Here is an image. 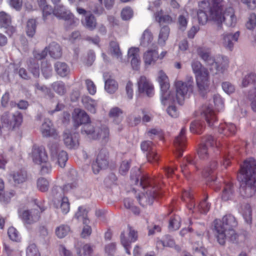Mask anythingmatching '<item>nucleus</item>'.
I'll return each mask as SVG.
<instances>
[{"label":"nucleus","instance_id":"obj_7","mask_svg":"<svg viewBox=\"0 0 256 256\" xmlns=\"http://www.w3.org/2000/svg\"><path fill=\"white\" fill-rule=\"evenodd\" d=\"M156 80L160 86V98L162 104L164 106L170 104V102L174 100V98L171 96L168 76L162 70H160L158 72Z\"/></svg>","mask_w":256,"mask_h":256},{"label":"nucleus","instance_id":"obj_40","mask_svg":"<svg viewBox=\"0 0 256 256\" xmlns=\"http://www.w3.org/2000/svg\"><path fill=\"white\" fill-rule=\"evenodd\" d=\"M82 132L88 136L89 138L94 140L93 136L96 134V130L93 124L86 123L82 126Z\"/></svg>","mask_w":256,"mask_h":256},{"label":"nucleus","instance_id":"obj_10","mask_svg":"<svg viewBox=\"0 0 256 256\" xmlns=\"http://www.w3.org/2000/svg\"><path fill=\"white\" fill-rule=\"evenodd\" d=\"M108 166V153L105 150H100L98 154L96 160L92 164V169L95 174L100 170L105 168Z\"/></svg>","mask_w":256,"mask_h":256},{"label":"nucleus","instance_id":"obj_60","mask_svg":"<svg viewBox=\"0 0 256 256\" xmlns=\"http://www.w3.org/2000/svg\"><path fill=\"white\" fill-rule=\"evenodd\" d=\"M13 196L12 192H5L4 190L0 192V202L4 204L8 203L10 202L11 197Z\"/></svg>","mask_w":256,"mask_h":256},{"label":"nucleus","instance_id":"obj_62","mask_svg":"<svg viewBox=\"0 0 256 256\" xmlns=\"http://www.w3.org/2000/svg\"><path fill=\"white\" fill-rule=\"evenodd\" d=\"M52 67L50 64H43L42 67V71L46 78H48L52 74Z\"/></svg>","mask_w":256,"mask_h":256},{"label":"nucleus","instance_id":"obj_49","mask_svg":"<svg viewBox=\"0 0 256 256\" xmlns=\"http://www.w3.org/2000/svg\"><path fill=\"white\" fill-rule=\"evenodd\" d=\"M52 87L59 95H63L66 92V89L64 84L62 82H56L52 84Z\"/></svg>","mask_w":256,"mask_h":256},{"label":"nucleus","instance_id":"obj_9","mask_svg":"<svg viewBox=\"0 0 256 256\" xmlns=\"http://www.w3.org/2000/svg\"><path fill=\"white\" fill-rule=\"evenodd\" d=\"M48 52L50 56L54 58H59L62 55L61 48L59 44L52 42L42 52H36L34 55V57L38 60L42 59L46 56Z\"/></svg>","mask_w":256,"mask_h":256},{"label":"nucleus","instance_id":"obj_63","mask_svg":"<svg viewBox=\"0 0 256 256\" xmlns=\"http://www.w3.org/2000/svg\"><path fill=\"white\" fill-rule=\"evenodd\" d=\"M210 208V204L206 201V200H204L200 204V205L198 206V209L200 212L205 214L208 212Z\"/></svg>","mask_w":256,"mask_h":256},{"label":"nucleus","instance_id":"obj_57","mask_svg":"<svg viewBox=\"0 0 256 256\" xmlns=\"http://www.w3.org/2000/svg\"><path fill=\"white\" fill-rule=\"evenodd\" d=\"M223 90L226 94H230L235 91L234 86L228 82H224L222 84Z\"/></svg>","mask_w":256,"mask_h":256},{"label":"nucleus","instance_id":"obj_20","mask_svg":"<svg viewBox=\"0 0 256 256\" xmlns=\"http://www.w3.org/2000/svg\"><path fill=\"white\" fill-rule=\"evenodd\" d=\"M63 140L66 146L69 148H76L78 146V134L66 130L64 132Z\"/></svg>","mask_w":256,"mask_h":256},{"label":"nucleus","instance_id":"obj_17","mask_svg":"<svg viewBox=\"0 0 256 256\" xmlns=\"http://www.w3.org/2000/svg\"><path fill=\"white\" fill-rule=\"evenodd\" d=\"M158 60V49L156 47L149 48L143 54V60L146 67L156 64Z\"/></svg>","mask_w":256,"mask_h":256},{"label":"nucleus","instance_id":"obj_43","mask_svg":"<svg viewBox=\"0 0 256 256\" xmlns=\"http://www.w3.org/2000/svg\"><path fill=\"white\" fill-rule=\"evenodd\" d=\"M70 232V228L66 225H61L56 229V234L60 238L66 236Z\"/></svg>","mask_w":256,"mask_h":256},{"label":"nucleus","instance_id":"obj_36","mask_svg":"<svg viewBox=\"0 0 256 256\" xmlns=\"http://www.w3.org/2000/svg\"><path fill=\"white\" fill-rule=\"evenodd\" d=\"M240 212L246 222H251L252 210L251 206L249 204H246L242 205L240 208Z\"/></svg>","mask_w":256,"mask_h":256},{"label":"nucleus","instance_id":"obj_35","mask_svg":"<svg viewBox=\"0 0 256 256\" xmlns=\"http://www.w3.org/2000/svg\"><path fill=\"white\" fill-rule=\"evenodd\" d=\"M169 34L170 29L168 26H164L160 29L158 40V42L160 45L162 46L165 45L168 38Z\"/></svg>","mask_w":256,"mask_h":256},{"label":"nucleus","instance_id":"obj_16","mask_svg":"<svg viewBox=\"0 0 256 256\" xmlns=\"http://www.w3.org/2000/svg\"><path fill=\"white\" fill-rule=\"evenodd\" d=\"M54 207L58 212L64 214H67L70 210V202L67 196H62L60 198L53 199Z\"/></svg>","mask_w":256,"mask_h":256},{"label":"nucleus","instance_id":"obj_15","mask_svg":"<svg viewBox=\"0 0 256 256\" xmlns=\"http://www.w3.org/2000/svg\"><path fill=\"white\" fill-rule=\"evenodd\" d=\"M239 36L240 32L238 31L234 33L225 32L222 35V44L226 49L231 50L234 44L238 41Z\"/></svg>","mask_w":256,"mask_h":256},{"label":"nucleus","instance_id":"obj_50","mask_svg":"<svg viewBox=\"0 0 256 256\" xmlns=\"http://www.w3.org/2000/svg\"><path fill=\"white\" fill-rule=\"evenodd\" d=\"M192 245L193 250L198 253H200L202 256H206L207 254L206 250L202 246V244L200 240L194 242L192 240Z\"/></svg>","mask_w":256,"mask_h":256},{"label":"nucleus","instance_id":"obj_5","mask_svg":"<svg viewBox=\"0 0 256 256\" xmlns=\"http://www.w3.org/2000/svg\"><path fill=\"white\" fill-rule=\"evenodd\" d=\"M198 54L202 60L209 66L210 70L215 74L222 73L228 66V58L224 56H218L212 57L208 48L200 47L198 49Z\"/></svg>","mask_w":256,"mask_h":256},{"label":"nucleus","instance_id":"obj_11","mask_svg":"<svg viewBox=\"0 0 256 256\" xmlns=\"http://www.w3.org/2000/svg\"><path fill=\"white\" fill-rule=\"evenodd\" d=\"M137 84L140 93L146 94L150 97L154 94V86L146 76H140L138 80Z\"/></svg>","mask_w":256,"mask_h":256},{"label":"nucleus","instance_id":"obj_31","mask_svg":"<svg viewBox=\"0 0 256 256\" xmlns=\"http://www.w3.org/2000/svg\"><path fill=\"white\" fill-rule=\"evenodd\" d=\"M123 112L121 108L118 107H113L111 108L108 112L109 116L112 118L114 122L118 124L122 120V114Z\"/></svg>","mask_w":256,"mask_h":256},{"label":"nucleus","instance_id":"obj_61","mask_svg":"<svg viewBox=\"0 0 256 256\" xmlns=\"http://www.w3.org/2000/svg\"><path fill=\"white\" fill-rule=\"evenodd\" d=\"M86 84L88 92L92 95L94 94L96 91V88L94 82L90 80H86Z\"/></svg>","mask_w":256,"mask_h":256},{"label":"nucleus","instance_id":"obj_1","mask_svg":"<svg viewBox=\"0 0 256 256\" xmlns=\"http://www.w3.org/2000/svg\"><path fill=\"white\" fill-rule=\"evenodd\" d=\"M238 178L240 180V193L244 198H250L256 191V161L250 158L241 166Z\"/></svg>","mask_w":256,"mask_h":256},{"label":"nucleus","instance_id":"obj_51","mask_svg":"<svg viewBox=\"0 0 256 256\" xmlns=\"http://www.w3.org/2000/svg\"><path fill=\"white\" fill-rule=\"evenodd\" d=\"M256 81V74H250L244 76L241 82L240 86L242 87H246L249 84L253 83Z\"/></svg>","mask_w":256,"mask_h":256},{"label":"nucleus","instance_id":"obj_41","mask_svg":"<svg viewBox=\"0 0 256 256\" xmlns=\"http://www.w3.org/2000/svg\"><path fill=\"white\" fill-rule=\"evenodd\" d=\"M15 184H20L24 182L26 179V174L24 171L14 172L10 174Z\"/></svg>","mask_w":256,"mask_h":256},{"label":"nucleus","instance_id":"obj_24","mask_svg":"<svg viewBox=\"0 0 256 256\" xmlns=\"http://www.w3.org/2000/svg\"><path fill=\"white\" fill-rule=\"evenodd\" d=\"M155 197V190H148L146 193H143L140 196L138 199L140 204L144 206L152 204Z\"/></svg>","mask_w":256,"mask_h":256},{"label":"nucleus","instance_id":"obj_4","mask_svg":"<svg viewBox=\"0 0 256 256\" xmlns=\"http://www.w3.org/2000/svg\"><path fill=\"white\" fill-rule=\"evenodd\" d=\"M191 68L195 76L198 93L202 96H204L208 92L210 84V77L208 70L197 60L192 61Z\"/></svg>","mask_w":256,"mask_h":256},{"label":"nucleus","instance_id":"obj_45","mask_svg":"<svg viewBox=\"0 0 256 256\" xmlns=\"http://www.w3.org/2000/svg\"><path fill=\"white\" fill-rule=\"evenodd\" d=\"M70 12L64 6L58 5L54 10V15L57 16H70Z\"/></svg>","mask_w":256,"mask_h":256},{"label":"nucleus","instance_id":"obj_30","mask_svg":"<svg viewBox=\"0 0 256 256\" xmlns=\"http://www.w3.org/2000/svg\"><path fill=\"white\" fill-rule=\"evenodd\" d=\"M174 246V241L169 236H166L162 240L158 239L156 241V247L158 249L162 250L164 247H173Z\"/></svg>","mask_w":256,"mask_h":256},{"label":"nucleus","instance_id":"obj_3","mask_svg":"<svg viewBox=\"0 0 256 256\" xmlns=\"http://www.w3.org/2000/svg\"><path fill=\"white\" fill-rule=\"evenodd\" d=\"M198 15L202 16H234L232 8L225 7L224 0H202L198 3Z\"/></svg>","mask_w":256,"mask_h":256},{"label":"nucleus","instance_id":"obj_46","mask_svg":"<svg viewBox=\"0 0 256 256\" xmlns=\"http://www.w3.org/2000/svg\"><path fill=\"white\" fill-rule=\"evenodd\" d=\"M49 185L48 180L44 178H40L37 180V188L42 192H46L48 190Z\"/></svg>","mask_w":256,"mask_h":256},{"label":"nucleus","instance_id":"obj_56","mask_svg":"<svg viewBox=\"0 0 256 256\" xmlns=\"http://www.w3.org/2000/svg\"><path fill=\"white\" fill-rule=\"evenodd\" d=\"M38 164L40 166V172L42 174H48L51 172L52 166L48 160L46 162H42Z\"/></svg>","mask_w":256,"mask_h":256},{"label":"nucleus","instance_id":"obj_53","mask_svg":"<svg viewBox=\"0 0 256 256\" xmlns=\"http://www.w3.org/2000/svg\"><path fill=\"white\" fill-rule=\"evenodd\" d=\"M180 226V218L179 216H176L171 219L170 221L168 228L170 230H178Z\"/></svg>","mask_w":256,"mask_h":256},{"label":"nucleus","instance_id":"obj_39","mask_svg":"<svg viewBox=\"0 0 256 256\" xmlns=\"http://www.w3.org/2000/svg\"><path fill=\"white\" fill-rule=\"evenodd\" d=\"M118 88V84L112 78H109L105 81L104 89L109 94H114Z\"/></svg>","mask_w":256,"mask_h":256},{"label":"nucleus","instance_id":"obj_48","mask_svg":"<svg viewBox=\"0 0 256 256\" xmlns=\"http://www.w3.org/2000/svg\"><path fill=\"white\" fill-rule=\"evenodd\" d=\"M88 13L90 16L102 15L104 14V8L100 5L94 4L90 6Z\"/></svg>","mask_w":256,"mask_h":256},{"label":"nucleus","instance_id":"obj_12","mask_svg":"<svg viewBox=\"0 0 256 256\" xmlns=\"http://www.w3.org/2000/svg\"><path fill=\"white\" fill-rule=\"evenodd\" d=\"M30 210H24L20 213V216L26 224H31L38 220L40 210L38 206Z\"/></svg>","mask_w":256,"mask_h":256},{"label":"nucleus","instance_id":"obj_55","mask_svg":"<svg viewBox=\"0 0 256 256\" xmlns=\"http://www.w3.org/2000/svg\"><path fill=\"white\" fill-rule=\"evenodd\" d=\"M8 234L10 240L13 241H18L20 236L18 230L14 227H10L8 230Z\"/></svg>","mask_w":256,"mask_h":256},{"label":"nucleus","instance_id":"obj_33","mask_svg":"<svg viewBox=\"0 0 256 256\" xmlns=\"http://www.w3.org/2000/svg\"><path fill=\"white\" fill-rule=\"evenodd\" d=\"M152 40L153 36L152 33L148 30H146L140 39V44L144 47L149 46Z\"/></svg>","mask_w":256,"mask_h":256},{"label":"nucleus","instance_id":"obj_28","mask_svg":"<svg viewBox=\"0 0 256 256\" xmlns=\"http://www.w3.org/2000/svg\"><path fill=\"white\" fill-rule=\"evenodd\" d=\"M236 132V126L231 123L222 124L218 127V132L226 136L234 134Z\"/></svg>","mask_w":256,"mask_h":256},{"label":"nucleus","instance_id":"obj_2","mask_svg":"<svg viewBox=\"0 0 256 256\" xmlns=\"http://www.w3.org/2000/svg\"><path fill=\"white\" fill-rule=\"evenodd\" d=\"M236 226V220L231 214L224 216L221 221L215 220L214 233L220 244H224L227 238L232 241L236 240V234L234 228Z\"/></svg>","mask_w":256,"mask_h":256},{"label":"nucleus","instance_id":"obj_52","mask_svg":"<svg viewBox=\"0 0 256 256\" xmlns=\"http://www.w3.org/2000/svg\"><path fill=\"white\" fill-rule=\"evenodd\" d=\"M110 50L112 54L116 58H120L122 56L118 44L116 42H112L110 43Z\"/></svg>","mask_w":256,"mask_h":256},{"label":"nucleus","instance_id":"obj_58","mask_svg":"<svg viewBox=\"0 0 256 256\" xmlns=\"http://www.w3.org/2000/svg\"><path fill=\"white\" fill-rule=\"evenodd\" d=\"M127 120L132 126H136L140 122L141 118L139 116H136L134 114H131L128 116Z\"/></svg>","mask_w":256,"mask_h":256},{"label":"nucleus","instance_id":"obj_59","mask_svg":"<svg viewBox=\"0 0 256 256\" xmlns=\"http://www.w3.org/2000/svg\"><path fill=\"white\" fill-rule=\"evenodd\" d=\"M124 206L128 209H130L134 214H138L139 213L138 209L132 205V200L128 198L124 200Z\"/></svg>","mask_w":256,"mask_h":256},{"label":"nucleus","instance_id":"obj_32","mask_svg":"<svg viewBox=\"0 0 256 256\" xmlns=\"http://www.w3.org/2000/svg\"><path fill=\"white\" fill-rule=\"evenodd\" d=\"M185 132V130L182 128L179 135L176 137L174 140V145L178 148L180 156L182 155V148L184 146L186 142Z\"/></svg>","mask_w":256,"mask_h":256},{"label":"nucleus","instance_id":"obj_13","mask_svg":"<svg viewBox=\"0 0 256 256\" xmlns=\"http://www.w3.org/2000/svg\"><path fill=\"white\" fill-rule=\"evenodd\" d=\"M210 22L218 30L222 28L223 24L228 27H234L237 22L236 17H210Z\"/></svg>","mask_w":256,"mask_h":256},{"label":"nucleus","instance_id":"obj_29","mask_svg":"<svg viewBox=\"0 0 256 256\" xmlns=\"http://www.w3.org/2000/svg\"><path fill=\"white\" fill-rule=\"evenodd\" d=\"M72 188L70 184H66L64 188L59 186L54 187L52 190V194L54 198H60L62 196H65V193L68 192Z\"/></svg>","mask_w":256,"mask_h":256},{"label":"nucleus","instance_id":"obj_23","mask_svg":"<svg viewBox=\"0 0 256 256\" xmlns=\"http://www.w3.org/2000/svg\"><path fill=\"white\" fill-rule=\"evenodd\" d=\"M72 118L76 124L79 126L86 124L90 120V118L86 112L82 110L75 109L72 114Z\"/></svg>","mask_w":256,"mask_h":256},{"label":"nucleus","instance_id":"obj_44","mask_svg":"<svg viewBox=\"0 0 256 256\" xmlns=\"http://www.w3.org/2000/svg\"><path fill=\"white\" fill-rule=\"evenodd\" d=\"M233 195V186L232 184L229 183L227 184L226 188H224L222 198L224 200H228L230 199Z\"/></svg>","mask_w":256,"mask_h":256},{"label":"nucleus","instance_id":"obj_42","mask_svg":"<svg viewBox=\"0 0 256 256\" xmlns=\"http://www.w3.org/2000/svg\"><path fill=\"white\" fill-rule=\"evenodd\" d=\"M82 25L90 30L94 29L96 26V22L94 17H84L82 20Z\"/></svg>","mask_w":256,"mask_h":256},{"label":"nucleus","instance_id":"obj_19","mask_svg":"<svg viewBox=\"0 0 256 256\" xmlns=\"http://www.w3.org/2000/svg\"><path fill=\"white\" fill-rule=\"evenodd\" d=\"M31 157L34 162L38 164H42V162H46L48 159L47 154L43 147L34 146Z\"/></svg>","mask_w":256,"mask_h":256},{"label":"nucleus","instance_id":"obj_27","mask_svg":"<svg viewBox=\"0 0 256 256\" xmlns=\"http://www.w3.org/2000/svg\"><path fill=\"white\" fill-rule=\"evenodd\" d=\"M202 114L207 124L209 126H212L216 120V114L212 108L209 106H205L204 108Z\"/></svg>","mask_w":256,"mask_h":256},{"label":"nucleus","instance_id":"obj_54","mask_svg":"<svg viewBox=\"0 0 256 256\" xmlns=\"http://www.w3.org/2000/svg\"><path fill=\"white\" fill-rule=\"evenodd\" d=\"M26 256H40L39 251L34 244H30L26 250Z\"/></svg>","mask_w":256,"mask_h":256},{"label":"nucleus","instance_id":"obj_26","mask_svg":"<svg viewBox=\"0 0 256 256\" xmlns=\"http://www.w3.org/2000/svg\"><path fill=\"white\" fill-rule=\"evenodd\" d=\"M82 101L84 108L90 112L95 114L96 112L98 106V102L96 100L88 96H84L82 97Z\"/></svg>","mask_w":256,"mask_h":256},{"label":"nucleus","instance_id":"obj_34","mask_svg":"<svg viewBox=\"0 0 256 256\" xmlns=\"http://www.w3.org/2000/svg\"><path fill=\"white\" fill-rule=\"evenodd\" d=\"M56 70L61 76H66L70 72L69 66L64 62H57L55 65Z\"/></svg>","mask_w":256,"mask_h":256},{"label":"nucleus","instance_id":"obj_14","mask_svg":"<svg viewBox=\"0 0 256 256\" xmlns=\"http://www.w3.org/2000/svg\"><path fill=\"white\" fill-rule=\"evenodd\" d=\"M2 120L4 124H7L10 128H14L18 126L22 122V114L16 112L12 116L8 113H5L2 117Z\"/></svg>","mask_w":256,"mask_h":256},{"label":"nucleus","instance_id":"obj_25","mask_svg":"<svg viewBox=\"0 0 256 256\" xmlns=\"http://www.w3.org/2000/svg\"><path fill=\"white\" fill-rule=\"evenodd\" d=\"M93 137H94V140L98 139L101 140L102 142H107L110 138V131L108 128L106 126L96 128V134L93 136Z\"/></svg>","mask_w":256,"mask_h":256},{"label":"nucleus","instance_id":"obj_22","mask_svg":"<svg viewBox=\"0 0 256 256\" xmlns=\"http://www.w3.org/2000/svg\"><path fill=\"white\" fill-rule=\"evenodd\" d=\"M40 131L43 136L49 137L51 136L54 138H56L58 134L56 130L52 126V124L49 120H46L42 123Z\"/></svg>","mask_w":256,"mask_h":256},{"label":"nucleus","instance_id":"obj_8","mask_svg":"<svg viewBox=\"0 0 256 256\" xmlns=\"http://www.w3.org/2000/svg\"><path fill=\"white\" fill-rule=\"evenodd\" d=\"M49 149L52 158L56 160L60 167H64L68 159L66 152L62 150L57 144H50Z\"/></svg>","mask_w":256,"mask_h":256},{"label":"nucleus","instance_id":"obj_64","mask_svg":"<svg viewBox=\"0 0 256 256\" xmlns=\"http://www.w3.org/2000/svg\"><path fill=\"white\" fill-rule=\"evenodd\" d=\"M29 69L35 77L39 76L40 70L37 64L30 62L29 64Z\"/></svg>","mask_w":256,"mask_h":256},{"label":"nucleus","instance_id":"obj_21","mask_svg":"<svg viewBox=\"0 0 256 256\" xmlns=\"http://www.w3.org/2000/svg\"><path fill=\"white\" fill-rule=\"evenodd\" d=\"M215 142L212 136H210L205 138L204 143L200 146L198 154V157L201 160H205L208 156V146H213Z\"/></svg>","mask_w":256,"mask_h":256},{"label":"nucleus","instance_id":"obj_38","mask_svg":"<svg viewBox=\"0 0 256 256\" xmlns=\"http://www.w3.org/2000/svg\"><path fill=\"white\" fill-rule=\"evenodd\" d=\"M75 217L79 220H82L83 224H89L90 220L88 218V212L84 208L80 206L75 214Z\"/></svg>","mask_w":256,"mask_h":256},{"label":"nucleus","instance_id":"obj_18","mask_svg":"<svg viewBox=\"0 0 256 256\" xmlns=\"http://www.w3.org/2000/svg\"><path fill=\"white\" fill-rule=\"evenodd\" d=\"M128 238H127L124 232H122L120 235L121 242L124 246L126 252L130 254V252L128 250V246L130 243L134 242L138 238L137 232L135 230L130 227H128Z\"/></svg>","mask_w":256,"mask_h":256},{"label":"nucleus","instance_id":"obj_37","mask_svg":"<svg viewBox=\"0 0 256 256\" xmlns=\"http://www.w3.org/2000/svg\"><path fill=\"white\" fill-rule=\"evenodd\" d=\"M36 20L35 18H30L27 22L26 28V34L28 36L32 38L36 33Z\"/></svg>","mask_w":256,"mask_h":256},{"label":"nucleus","instance_id":"obj_6","mask_svg":"<svg viewBox=\"0 0 256 256\" xmlns=\"http://www.w3.org/2000/svg\"><path fill=\"white\" fill-rule=\"evenodd\" d=\"M176 88V96H174L172 93L171 96L174 98V100L170 102L172 104L175 101L182 104L187 96H188L192 93L194 90V80L192 76L186 78V82L182 80H176L174 82Z\"/></svg>","mask_w":256,"mask_h":256},{"label":"nucleus","instance_id":"obj_47","mask_svg":"<svg viewBox=\"0 0 256 256\" xmlns=\"http://www.w3.org/2000/svg\"><path fill=\"white\" fill-rule=\"evenodd\" d=\"M212 101L214 106L218 110H222L224 107V102L221 96L218 94H214Z\"/></svg>","mask_w":256,"mask_h":256}]
</instances>
